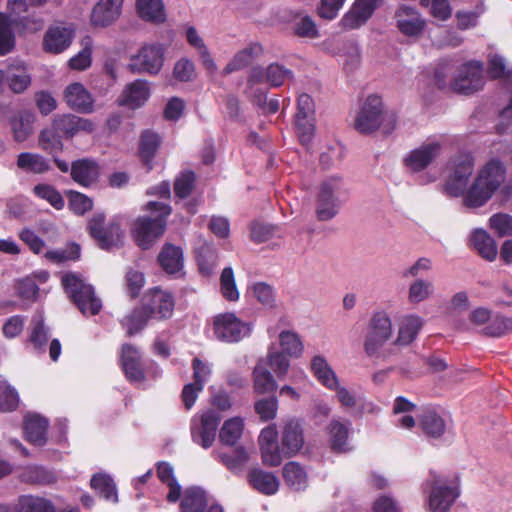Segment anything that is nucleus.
Here are the masks:
<instances>
[{"instance_id": "a211bd4d", "label": "nucleus", "mask_w": 512, "mask_h": 512, "mask_svg": "<svg viewBox=\"0 0 512 512\" xmlns=\"http://www.w3.org/2000/svg\"><path fill=\"white\" fill-rule=\"evenodd\" d=\"M382 0H356L342 17L341 25L345 29H357L367 22Z\"/></svg>"}, {"instance_id": "f704fd0d", "label": "nucleus", "mask_w": 512, "mask_h": 512, "mask_svg": "<svg viewBox=\"0 0 512 512\" xmlns=\"http://www.w3.org/2000/svg\"><path fill=\"white\" fill-rule=\"evenodd\" d=\"M71 176L74 181L89 186L98 177V167L94 161L81 159L72 163Z\"/></svg>"}, {"instance_id": "6e6552de", "label": "nucleus", "mask_w": 512, "mask_h": 512, "mask_svg": "<svg viewBox=\"0 0 512 512\" xmlns=\"http://www.w3.org/2000/svg\"><path fill=\"white\" fill-rule=\"evenodd\" d=\"M473 169L474 157L471 154L463 153L452 158L449 162V174L443 186L444 193L452 197H464Z\"/></svg>"}, {"instance_id": "dca6fc26", "label": "nucleus", "mask_w": 512, "mask_h": 512, "mask_svg": "<svg viewBox=\"0 0 512 512\" xmlns=\"http://www.w3.org/2000/svg\"><path fill=\"white\" fill-rule=\"evenodd\" d=\"M396 27L401 34L409 38H419L426 28V20L415 8L401 5L394 14Z\"/></svg>"}, {"instance_id": "49530a36", "label": "nucleus", "mask_w": 512, "mask_h": 512, "mask_svg": "<svg viewBox=\"0 0 512 512\" xmlns=\"http://www.w3.org/2000/svg\"><path fill=\"white\" fill-rule=\"evenodd\" d=\"M34 116L29 112H19L10 121L14 140L25 141L33 131Z\"/></svg>"}, {"instance_id": "a19ab883", "label": "nucleus", "mask_w": 512, "mask_h": 512, "mask_svg": "<svg viewBox=\"0 0 512 512\" xmlns=\"http://www.w3.org/2000/svg\"><path fill=\"white\" fill-rule=\"evenodd\" d=\"M49 337V330L45 326L42 316H34L31 320L29 333V343L33 346L34 350L38 353L45 352Z\"/></svg>"}, {"instance_id": "0e129e2a", "label": "nucleus", "mask_w": 512, "mask_h": 512, "mask_svg": "<svg viewBox=\"0 0 512 512\" xmlns=\"http://www.w3.org/2000/svg\"><path fill=\"white\" fill-rule=\"evenodd\" d=\"M254 409L262 421H269L275 418L278 401L274 396L262 398L255 402Z\"/></svg>"}, {"instance_id": "c03bdc74", "label": "nucleus", "mask_w": 512, "mask_h": 512, "mask_svg": "<svg viewBox=\"0 0 512 512\" xmlns=\"http://www.w3.org/2000/svg\"><path fill=\"white\" fill-rule=\"evenodd\" d=\"M281 352L289 357L299 358L304 352V344L300 336L292 330H282L278 335Z\"/></svg>"}, {"instance_id": "5fc2aeb1", "label": "nucleus", "mask_w": 512, "mask_h": 512, "mask_svg": "<svg viewBox=\"0 0 512 512\" xmlns=\"http://www.w3.org/2000/svg\"><path fill=\"white\" fill-rule=\"evenodd\" d=\"M215 458L225 465L230 471H241L247 463L249 456L247 451L242 447H237L231 454L215 453Z\"/></svg>"}, {"instance_id": "423d86ee", "label": "nucleus", "mask_w": 512, "mask_h": 512, "mask_svg": "<svg viewBox=\"0 0 512 512\" xmlns=\"http://www.w3.org/2000/svg\"><path fill=\"white\" fill-rule=\"evenodd\" d=\"M393 336L390 316L385 311L375 312L369 320L364 340V350L369 357H380L384 345Z\"/></svg>"}, {"instance_id": "9b49d317", "label": "nucleus", "mask_w": 512, "mask_h": 512, "mask_svg": "<svg viewBox=\"0 0 512 512\" xmlns=\"http://www.w3.org/2000/svg\"><path fill=\"white\" fill-rule=\"evenodd\" d=\"M315 105L310 95L302 93L297 98L295 129L302 145L308 146L315 131Z\"/></svg>"}, {"instance_id": "69168bd1", "label": "nucleus", "mask_w": 512, "mask_h": 512, "mask_svg": "<svg viewBox=\"0 0 512 512\" xmlns=\"http://www.w3.org/2000/svg\"><path fill=\"white\" fill-rule=\"evenodd\" d=\"M18 402L17 392L7 382L0 380V410L3 412L13 411Z\"/></svg>"}, {"instance_id": "4c0bfd02", "label": "nucleus", "mask_w": 512, "mask_h": 512, "mask_svg": "<svg viewBox=\"0 0 512 512\" xmlns=\"http://www.w3.org/2000/svg\"><path fill=\"white\" fill-rule=\"evenodd\" d=\"M161 267L168 274H176L183 266L182 250L174 245H165L158 256Z\"/></svg>"}, {"instance_id": "79ce46f5", "label": "nucleus", "mask_w": 512, "mask_h": 512, "mask_svg": "<svg viewBox=\"0 0 512 512\" xmlns=\"http://www.w3.org/2000/svg\"><path fill=\"white\" fill-rule=\"evenodd\" d=\"M254 390L258 394L274 392L277 388L273 375L266 369L264 360L258 361L253 371Z\"/></svg>"}, {"instance_id": "338daca9", "label": "nucleus", "mask_w": 512, "mask_h": 512, "mask_svg": "<svg viewBox=\"0 0 512 512\" xmlns=\"http://www.w3.org/2000/svg\"><path fill=\"white\" fill-rule=\"evenodd\" d=\"M511 329V321L503 316H491L483 331L486 335L500 337Z\"/></svg>"}, {"instance_id": "7ed1b4c3", "label": "nucleus", "mask_w": 512, "mask_h": 512, "mask_svg": "<svg viewBox=\"0 0 512 512\" xmlns=\"http://www.w3.org/2000/svg\"><path fill=\"white\" fill-rule=\"evenodd\" d=\"M395 125V115L385 110L381 97L374 94L365 99L354 122L355 129L363 134L372 133L377 129L389 134Z\"/></svg>"}, {"instance_id": "6e6d98bb", "label": "nucleus", "mask_w": 512, "mask_h": 512, "mask_svg": "<svg viewBox=\"0 0 512 512\" xmlns=\"http://www.w3.org/2000/svg\"><path fill=\"white\" fill-rule=\"evenodd\" d=\"M160 144V138L157 134L145 131L140 139V156L148 170L151 169L150 161L154 157Z\"/></svg>"}, {"instance_id": "13d9d810", "label": "nucleus", "mask_w": 512, "mask_h": 512, "mask_svg": "<svg viewBox=\"0 0 512 512\" xmlns=\"http://www.w3.org/2000/svg\"><path fill=\"white\" fill-rule=\"evenodd\" d=\"M220 292L228 301L234 302L239 299V291L237 289L234 272L231 267L224 268L221 273Z\"/></svg>"}, {"instance_id": "de8ad7c7", "label": "nucleus", "mask_w": 512, "mask_h": 512, "mask_svg": "<svg viewBox=\"0 0 512 512\" xmlns=\"http://www.w3.org/2000/svg\"><path fill=\"white\" fill-rule=\"evenodd\" d=\"M157 476L169 488L167 500L172 503L178 501L181 497V487L174 477L173 468L170 464L166 462L159 463L157 466Z\"/></svg>"}, {"instance_id": "09e8293b", "label": "nucleus", "mask_w": 512, "mask_h": 512, "mask_svg": "<svg viewBox=\"0 0 512 512\" xmlns=\"http://www.w3.org/2000/svg\"><path fill=\"white\" fill-rule=\"evenodd\" d=\"M14 21L12 18L0 13V55H6L13 51L16 45L14 34Z\"/></svg>"}, {"instance_id": "cd10ccee", "label": "nucleus", "mask_w": 512, "mask_h": 512, "mask_svg": "<svg viewBox=\"0 0 512 512\" xmlns=\"http://www.w3.org/2000/svg\"><path fill=\"white\" fill-rule=\"evenodd\" d=\"M248 483L253 489L264 495H274L280 486L278 477L269 471L253 468L248 473Z\"/></svg>"}, {"instance_id": "4be33fe9", "label": "nucleus", "mask_w": 512, "mask_h": 512, "mask_svg": "<svg viewBox=\"0 0 512 512\" xmlns=\"http://www.w3.org/2000/svg\"><path fill=\"white\" fill-rule=\"evenodd\" d=\"M121 365L123 371L131 382H140L144 378L141 354L131 344H124L121 348Z\"/></svg>"}, {"instance_id": "864d4df0", "label": "nucleus", "mask_w": 512, "mask_h": 512, "mask_svg": "<svg viewBox=\"0 0 512 512\" xmlns=\"http://www.w3.org/2000/svg\"><path fill=\"white\" fill-rule=\"evenodd\" d=\"M152 317L143 304L142 307L134 309L122 320V326L126 329L127 335L132 336L142 330Z\"/></svg>"}, {"instance_id": "393cba45", "label": "nucleus", "mask_w": 512, "mask_h": 512, "mask_svg": "<svg viewBox=\"0 0 512 512\" xmlns=\"http://www.w3.org/2000/svg\"><path fill=\"white\" fill-rule=\"evenodd\" d=\"M424 325V319L415 314L402 316L398 322V333L394 345L407 346L411 344Z\"/></svg>"}, {"instance_id": "052dcab7", "label": "nucleus", "mask_w": 512, "mask_h": 512, "mask_svg": "<svg viewBox=\"0 0 512 512\" xmlns=\"http://www.w3.org/2000/svg\"><path fill=\"white\" fill-rule=\"evenodd\" d=\"M217 254L214 249L204 245L197 250V263L203 275H210L217 264Z\"/></svg>"}, {"instance_id": "72a5a7b5", "label": "nucleus", "mask_w": 512, "mask_h": 512, "mask_svg": "<svg viewBox=\"0 0 512 512\" xmlns=\"http://www.w3.org/2000/svg\"><path fill=\"white\" fill-rule=\"evenodd\" d=\"M48 422L36 414H29L25 417L24 432L29 442L42 446L46 442V430Z\"/></svg>"}, {"instance_id": "5701e85b", "label": "nucleus", "mask_w": 512, "mask_h": 512, "mask_svg": "<svg viewBox=\"0 0 512 512\" xmlns=\"http://www.w3.org/2000/svg\"><path fill=\"white\" fill-rule=\"evenodd\" d=\"M149 96V82L138 79L126 86L118 99V104L130 109H137L148 100Z\"/></svg>"}, {"instance_id": "c85d7f7f", "label": "nucleus", "mask_w": 512, "mask_h": 512, "mask_svg": "<svg viewBox=\"0 0 512 512\" xmlns=\"http://www.w3.org/2000/svg\"><path fill=\"white\" fill-rule=\"evenodd\" d=\"M310 369L316 380L326 389L337 388L339 378L327 359L322 355H315L311 359Z\"/></svg>"}, {"instance_id": "f03ea898", "label": "nucleus", "mask_w": 512, "mask_h": 512, "mask_svg": "<svg viewBox=\"0 0 512 512\" xmlns=\"http://www.w3.org/2000/svg\"><path fill=\"white\" fill-rule=\"evenodd\" d=\"M347 189L343 179L339 176H331L323 180L315 196V216L320 222H327L335 218L346 197Z\"/></svg>"}, {"instance_id": "4d7b16f0", "label": "nucleus", "mask_w": 512, "mask_h": 512, "mask_svg": "<svg viewBox=\"0 0 512 512\" xmlns=\"http://www.w3.org/2000/svg\"><path fill=\"white\" fill-rule=\"evenodd\" d=\"M433 294L431 281L418 278L414 280L408 289V300L412 304H418L427 300Z\"/></svg>"}, {"instance_id": "f8f14e48", "label": "nucleus", "mask_w": 512, "mask_h": 512, "mask_svg": "<svg viewBox=\"0 0 512 512\" xmlns=\"http://www.w3.org/2000/svg\"><path fill=\"white\" fill-rule=\"evenodd\" d=\"M220 420L221 416L213 409H208L201 414L193 416L190 424L193 441L205 449L211 447L215 440Z\"/></svg>"}, {"instance_id": "a18cd8bd", "label": "nucleus", "mask_w": 512, "mask_h": 512, "mask_svg": "<svg viewBox=\"0 0 512 512\" xmlns=\"http://www.w3.org/2000/svg\"><path fill=\"white\" fill-rule=\"evenodd\" d=\"M20 478L25 483L39 485H49L57 480V476L53 471L41 466L25 467L20 474Z\"/></svg>"}, {"instance_id": "412c9836", "label": "nucleus", "mask_w": 512, "mask_h": 512, "mask_svg": "<svg viewBox=\"0 0 512 512\" xmlns=\"http://www.w3.org/2000/svg\"><path fill=\"white\" fill-rule=\"evenodd\" d=\"M73 40V31L64 26L50 27L43 38L44 51L52 54H59L66 50Z\"/></svg>"}, {"instance_id": "6ab92c4d", "label": "nucleus", "mask_w": 512, "mask_h": 512, "mask_svg": "<svg viewBox=\"0 0 512 512\" xmlns=\"http://www.w3.org/2000/svg\"><path fill=\"white\" fill-rule=\"evenodd\" d=\"M124 0H99L91 11L90 21L95 27H107L122 13Z\"/></svg>"}, {"instance_id": "3c124183", "label": "nucleus", "mask_w": 512, "mask_h": 512, "mask_svg": "<svg viewBox=\"0 0 512 512\" xmlns=\"http://www.w3.org/2000/svg\"><path fill=\"white\" fill-rule=\"evenodd\" d=\"M16 512H55L52 502L37 496L23 495L15 506Z\"/></svg>"}, {"instance_id": "b1692460", "label": "nucleus", "mask_w": 512, "mask_h": 512, "mask_svg": "<svg viewBox=\"0 0 512 512\" xmlns=\"http://www.w3.org/2000/svg\"><path fill=\"white\" fill-rule=\"evenodd\" d=\"M282 451L285 456L296 454L304 444L303 429L296 419H287L282 430Z\"/></svg>"}, {"instance_id": "774afa93", "label": "nucleus", "mask_w": 512, "mask_h": 512, "mask_svg": "<svg viewBox=\"0 0 512 512\" xmlns=\"http://www.w3.org/2000/svg\"><path fill=\"white\" fill-rule=\"evenodd\" d=\"M490 227L499 236H506L512 234V216L504 213H498L491 216Z\"/></svg>"}, {"instance_id": "ddd939ff", "label": "nucleus", "mask_w": 512, "mask_h": 512, "mask_svg": "<svg viewBox=\"0 0 512 512\" xmlns=\"http://www.w3.org/2000/svg\"><path fill=\"white\" fill-rule=\"evenodd\" d=\"M88 228L90 235L103 249L118 246L122 242L123 232L117 218L105 224V216L97 213L90 219Z\"/></svg>"}, {"instance_id": "7c9ffc66", "label": "nucleus", "mask_w": 512, "mask_h": 512, "mask_svg": "<svg viewBox=\"0 0 512 512\" xmlns=\"http://www.w3.org/2000/svg\"><path fill=\"white\" fill-rule=\"evenodd\" d=\"M263 48L259 43H250L238 51L223 69V75H229L249 65L255 58L259 57Z\"/></svg>"}, {"instance_id": "603ef678", "label": "nucleus", "mask_w": 512, "mask_h": 512, "mask_svg": "<svg viewBox=\"0 0 512 512\" xmlns=\"http://www.w3.org/2000/svg\"><path fill=\"white\" fill-rule=\"evenodd\" d=\"M288 355L276 349L274 345H270L264 365L269 366L279 379H283L288 373L290 362Z\"/></svg>"}, {"instance_id": "1a4fd4ad", "label": "nucleus", "mask_w": 512, "mask_h": 512, "mask_svg": "<svg viewBox=\"0 0 512 512\" xmlns=\"http://www.w3.org/2000/svg\"><path fill=\"white\" fill-rule=\"evenodd\" d=\"M443 147L444 139L442 137L427 138L404 156L403 165L410 173H420L441 155Z\"/></svg>"}, {"instance_id": "2eb2a0df", "label": "nucleus", "mask_w": 512, "mask_h": 512, "mask_svg": "<svg viewBox=\"0 0 512 512\" xmlns=\"http://www.w3.org/2000/svg\"><path fill=\"white\" fill-rule=\"evenodd\" d=\"M484 85L483 66L478 61L463 64L454 78L451 87L461 94H471Z\"/></svg>"}, {"instance_id": "bb28decb", "label": "nucleus", "mask_w": 512, "mask_h": 512, "mask_svg": "<svg viewBox=\"0 0 512 512\" xmlns=\"http://www.w3.org/2000/svg\"><path fill=\"white\" fill-rule=\"evenodd\" d=\"M419 426L427 437L437 439L445 433L447 423L435 408L427 407L419 416Z\"/></svg>"}, {"instance_id": "bf43d9fd", "label": "nucleus", "mask_w": 512, "mask_h": 512, "mask_svg": "<svg viewBox=\"0 0 512 512\" xmlns=\"http://www.w3.org/2000/svg\"><path fill=\"white\" fill-rule=\"evenodd\" d=\"M59 133L60 132L56 131L54 127L53 129H43L38 139L40 148L50 154L61 151L63 144Z\"/></svg>"}, {"instance_id": "9d476101", "label": "nucleus", "mask_w": 512, "mask_h": 512, "mask_svg": "<svg viewBox=\"0 0 512 512\" xmlns=\"http://www.w3.org/2000/svg\"><path fill=\"white\" fill-rule=\"evenodd\" d=\"M430 486L428 506L431 512H449L450 508L459 497V490L456 485L449 482L445 477L430 473L427 480Z\"/></svg>"}, {"instance_id": "aec40b11", "label": "nucleus", "mask_w": 512, "mask_h": 512, "mask_svg": "<svg viewBox=\"0 0 512 512\" xmlns=\"http://www.w3.org/2000/svg\"><path fill=\"white\" fill-rule=\"evenodd\" d=\"M53 127L66 137H73L80 132L91 133L95 129L91 120L72 114L56 116L53 119Z\"/></svg>"}, {"instance_id": "0eeeda50", "label": "nucleus", "mask_w": 512, "mask_h": 512, "mask_svg": "<svg viewBox=\"0 0 512 512\" xmlns=\"http://www.w3.org/2000/svg\"><path fill=\"white\" fill-rule=\"evenodd\" d=\"M166 46L160 42H148L130 56L128 68L133 73L157 75L164 66Z\"/></svg>"}, {"instance_id": "2f4dec72", "label": "nucleus", "mask_w": 512, "mask_h": 512, "mask_svg": "<svg viewBox=\"0 0 512 512\" xmlns=\"http://www.w3.org/2000/svg\"><path fill=\"white\" fill-rule=\"evenodd\" d=\"M138 16L145 22L161 24L166 20V13L162 0H136Z\"/></svg>"}, {"instance_id": "37998d69", "label": "nucleus", "mask_w": 512, "mask_h": 512, "mask_svg": "<svg viewBox=\"0 0 512 512\" xmlns=\"http://www.w3.org/2000/svg\"><path fill=\"white\" fill-rule=\"evenodd\" d=\"M473 247L485 259L492 261L497 256L495 241L482 229H476L471 235Z\"/></svg>"}, {"instance_id": "c9c22d12", "label": "nucleus", "mask_w": 512, "mask_h": 512, "mask_svg": "<svg viewBox=\"0 0 512 512\" xmlns=\"http://www.w3.org/2000/svg\"><path fill=\"white\" fill-rule=\"evenodd\" d=\"M209 500L206 492L198 487H191L184 491L181 502V512H203Z\"/></svg>"}, {"instance_id": "e2e57ef3", "label": "nucleus", "mask_w": 512, "mask_h": 512, "mask_svg": "<svg viewBox=\"0 0 512 512\" xmlns=\"http://www.w3.org/2000/svg\"><path fill=\"white\" fill-rule=\"evenodd\" d=\"M15 29L19 33L31 34L36 33L44 27V21L41 17L36 15H27L17 19H13Z\"/></svg>"}, {"instance_id": "8fccbe9b", "label": "nucleus", "mask_w": 512, "mask_h": 512, "mask_svg": "<svg viewBox=\"0 0 512 512\" xmlns=\"http://www.w3.org/2000/svg\"><path fill=\"white\" fill-rule=\"evenodd\" d=\"M17 166L35 174H42L50 170V164L43 156L35 153L24 152L18 155Z\"/></svg>"}, {"instance_id": "ea45409f", "label": "nucleus", "mask_w": 512, "mask_h": 512, "mask_svg": "<svg viewBox=\"0 0 512 512\" xmlns=\"http://www.w3.org/2000/svg\"><path fill=\"white\" fill-rule=\"evenodd\" d=\"M90 486L107 501H111L113 503L118 501L116 485L110 475L106 473L94 474L91 478Z\"/></svg>"}, {"instance_id": "a878e982", "label": "nucleus", "mask_w": 512, "mask_h": 512, "mask_svg": "<svg viewBox=\"0 0 512 512\" xmlns=\"http://www.w3.org/2000/svg\"><path fill=\"white\" fill-rule=\"evenodd\" d=\"M64 97L67 105L73 110L82 113H91L93 111L94 100L81 83L70 84L65 90Z\"/></svg>"}, {"instance_id": "473e14b6", "label": "nucleus", "mask_w": 512, "mask_h": 512, "mask_svg": "<svg viewBox=\"0 0 512 512\" xmlns=\"http://www.w3.org/2000/svg\"><path fill=\"white\" fill-rule=\"evenodd\" d=\"M186 40L188 44L198 52L200 61L207 72L210 74L215 73L217 70V65L212 58L204 40L194 27L190 26L186 29Z\"/></svg>"}, {"instance_id": "c756f323", "label": "nucleus", "mask_w": 512, "mask_h": 512, "mask_svg": "<svg viewBox=\"0 0 512 512\" xmlns=\"http://www.w3.org/2000/svg\"><path fill=\"white\" fill-rule=\"evenodd\" d=\"M350 425V421H342L339 418H333L328 424L327 432L333 451L345 452L348 450Z\"/></svg>"}, {"instance_id": "f3484780", "label": "nucleus", "mask_w": 512, "mask_h": 512, "mask_svg": "<svg viewBox=\"0 0 512 512\" xmlns=\"http://www.w3.org/2000/svg\"><path fill=\"white\" fill-rule=\"evenodd\" d=\"M143 304L152 318L167 319L173 313L174 298L168 291L153 288L144 296Z\"/></svg>"}, {"instance_id": "4468645a", "label": "nucleus", "mask_w": 512, "mask_h": 512, "mask_svg": "<svg viewBox=\"0 0 512 512\" xmlns=\"http://www.w3.org/2000/svg\"><path fill=\"white\" fill-rule=\"evenodd\" d=\"M213 332L218 340L234 343L247 336L250 328L247 323L233 313L218 314L213 318Z\"/></svg>"}, {"instance_id": "58836bf2", "label": "nucleus", "mask_w": 512, "mask_h": 512, "mask_svg": "<svg viewBox=\"0 0 512 512\" xmlns=\"http://www.w3.org/2000/svg\"><path fill=\"white\" fill-rule=\"evenodd\" d=\"M244 431V420L241 417H232L224 421L219 431V440L226 446H234Z\"/></svg>"}, {"instance_id": "e433bc0d", "label": "nucleus", "mask_w": 512, "mask_h": 512, "mask_svg": "<svg viewBox=\"0 0 512 512\" xmlns=\"http://www.w3.org/2000/svg\"><path fill=\"white\" fill-rule=\"evenodd\" d=\"M283 478L286 485L295 491L304 490L308 485L306 470L299 463L294 461L284 465Z\"/></svg>"}, {"instance_id": "f257e3e1", "label": "nucleus", "mask_w": 512, "mask_h": 512, "mask_svg": "<svg viewBox=\"0 0 512 512\" xmlns=\"http://www.w3.org/2000/svg\"><path fill=\"white\" fill-rule=\"evenodd\" d=\"M507 167L498 157L487 160L477 170V173L466 190L464 204L467 207L478 208L485 205L505 183Z\"/></svg>"}, {"instance_id": "39448f33", "label": "nucleus", "mask_w": 512, "mask_h": 512, "mask_svg": "<svg viewBox=\"0 0 512 512\" xmlns=\"http://www.w3.org/2000/svg\"><path fill=\"white\" fill-rule=\"evenodd\" d=\"M62 285L84 315H96L102 308L101 300L95 295L94 288L77 274L67 273L61 278Z\"/></svg>"}, {"instance_id": "680f3d73", "label": "nucleus", "mask_w": 512, "mask_h": 512, "mask_svg": "<svg viewBox=\"0 0 512 512\" xmlns=\"http://www.w3.org/2000/svg\"><path fill=\"white\" fill-rule=\"evenodd\" d=\"M35 196L46 200L55 209L60 210L64 207V198L49 184H38L33 188Z\"/></svg>"}, {"instance_id": "20e7f679", "label": "nucleus", "mask_w": 512, "mask_h": 512, "mask_svg": "<svg viewBox=\"0 0 512 512\" xmlns=\"http://www.w3.org/2000/svg\"><path fill=\"white\" fill-rule=\"evenodd\" d=\"M146 209L157 213V215L154 218L139 217L132 229L134 240L142 249L150 248L164 233L166 218L171 213V207L162 202L150 201L147 203Z\"/></svg>"}]
</instances>
